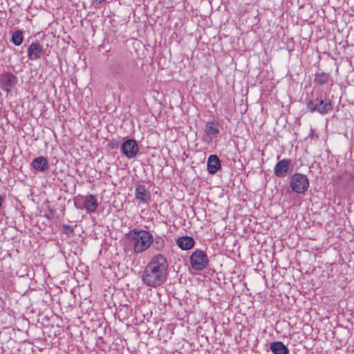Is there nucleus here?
Segmentation results:
<instances>
[{
	"mask_svg": "<svg viewBox=\"0 0 354 354\" xmlns=\"http://www.w3.org/2000/svg\"><path fill=\"white\" fill-rule=\"evenodd\" d=\"M24 41L23 31L21 30H15L12 34L11 41L15 46H19Z\"/></svg>",
	"mask_w": 354,
	"mask_h": 354,
	"instance_id": "19",
	"label": "nucleus"
},
{
	"mask_svg": "<svg viewBox=\"0 0 354 354\" xmlns=\"http://www.w3.org/2000/svg\"><path fill=\"white\" fill-rule=\"evenodd\" d=\"M177 245L183 250H188L194 248L195 245L194 239L188 236L179 237L176 240Z\"/></svg>",
	"mask_w": 354,
	"mask_h": 354,
	"instance_id": "16",
	"label": "nucleus"
},
{
	"mask_svg": "<svg viewBox=\"0 0 354 354\" xmlns=\"http://www.w3.org/2000/svg\"><path fill=\"white\" fill-rule=\"evenodd\" d=\"M84 207L88 213L95 212L98 207V203L96 198L92 194L85 196L84 200Z\"/></svg>",
	"mask_w": 354,
	"mask_h": 354,
	"instance_id": "15",
	"label": "nucleus"
},
{
	"mask_svg": "<svg viewBox=\"0 0 354 354\" xmlns=\"http://www.w3.org/2000/svg\"><path fill=\"white\" fill-rule=\"evenodd\" d=\"M28 57L30 60H36L41 57L42 55L48 56L50 51L47 53L43 49L42 46L38 42H32L28 48Z\"/></svg>",
	"mask_w": 354,
	"mask_h": 354,
	"instance_id": "9",
	"label": "nucleus"
},
{
	"mask_svg": "<svg viewBox=\"0 0 354 354\" xmlns=\"http://www.w3.org/2000/svg\"><path fill=\"white\" fill-rule=\"evenodd\" d=\"M108 70L112 77L122 81L131 75L127 63L121 57L113 59L109 64Z\"/></svg>",
	"mask_w": 354,
	"mask_h": 354,
	"instance_id": "4",
	"label": "nucleus"
},
{
	"mask_svg": "<svg viewBox=\"0 0 354 354\" xmlns=\"http://www.w3.org/2000/svg\"><path fill=\"white\" fill-rule=\"evenodd\" d=\"M165 240L159 236H156V237L152 236L151 245L153 248L156 250L160 252L165 248Z\"/></svg>",
	"mask_w": 354,
	"mask_h": 354,
	"instance_id": "18",
	"label": "nucleus"
},
{
	"mask_svg": "<svg viewBox=\"0 0 354 354\" xmlns=\"http://www.w3.org/2000/svg\"><path fill=\"white\" fill-rule=\"evenodd\" d=\"M168 263L162 254L154 256L145 266L142 273V282L150 287L163 284L167 278Z\"/></svg>",
	"mask_w": 354,
	"mask_h": 354,
	"instance_id": "1",
	"label": "nucleus"
},
{
	"mask_svg": "<svg viewBox=\"0 0 354 354\" xmlns=\"http://www.w3.org/2000/svg\"><path fill=\"white\" fill-rule=\"evenodd\" d=\"M290 186L294 192L304 194L309 187V180L306 175L295 173L290 178Z\"/></svg>",
	"mask_w": 354,
	"mask_h": 354,
	"instance_id": "6",
	"label": "nucleus"
},
{
	"mask_svg": "<svg viewBox=\"0 0 354 354\" xmlns=\"http://www.w3.org/2000/svg\"><path fill=\"white\" fill-rule=\"evenodd\" d=\"M329 80V74L322 72V73H317L315 75V82L319 84V85H323L325 83H326Z\"/></svg>",
	"mask_w": 354,
	"mask_h": 354,
	"instance_id": "20",
	"label": "nucleus"
},
{
	"mask_svg": "<svg viewBox=\"0 0 354 354\" xmlns=\"http://www.w3.org/2000/svg\"><path fill=\"white\" fill-rule=\"evenodd\" d=\"M62 232L66 235L73 234V233H74L73 227L70 225H68V224H64L62 225Z\"/></svg>",
	"mask_w": 354,
	"mask_h": 354,
	"instance_id": "21",
	"label": "nucleus"
},
{
	"mask_svg": "<svg viewBox=\"0 0 354 354\" xmlns=\"http://www.w3.org/2000/svg\"><path fill=\"white\" fill-rule=\"evenodd\" d=\"M207 167L209 174H216L221 167L219 158L216 155H210L207 158Z\"/></svg>",
	"mask_w": 354,
	"mask_h": 354,
	"instance_id": "13",
	"label": "nucleus"
},
{
	"mask_svg": "<svg viewBox=\"0 0 354 354\" xmlns=\"http://www.w3.org/2000/svg\"><path fill=\"white\" fill-rule=\"evenodd\" d=\"M270 349L273 354H289L288 347L280 341L271 342Z\"/></svg>",
	"mask_w": 354,
	"mask_h": 354,
	"instance_id": "17",
	"label": "nucleus"
},
{
	"mask_svg": "<svg viewBox=\"0 0 354 354\" xmlns=\"http://www.w3.org/2000/svg\"><path fill=\"white\" fill-rule=\"evenodd\" d=\"M111 149L117 148L118 146V142L115 140H112L109 144Z\"/></svg>",
	"mask_w": 354,
	"mask_h": 354,
	"instance_id": "22",
	"label": "nucleus"
},
{
	"mask_svg": "<svg viewBox=\"0 0 354 354\" xmlns=\"http://www.w3.org/2000/svg\"><path fill=\"white\" fill-rule=\"evenodd\" d=\"M17 82V77L10 72L3 73L0 75V88L6 92H9L10 88Z\"/></svg>",
	"mask_w": 354,
	"mask_h": 354,
	"instance_id": "10",
	"label": "nucleus"
},
{
	"mask_svg": "<svg viewBox=\"0 0 354 354\" xmlns=\"http://www.w3.org/2000/svg\"><path fill=\"white\" fill-rule=\"evenodd\" d=\"M31 166L37 171L44 172L48 169V161L47 158L44 156H38L32 160Z\"/></svg>",
	"mask_w": 354,
	"mask_h": 354,
	"instance_id": "14",
	"label": "nucleus"
},
{
	"mask_svg": "<svg viewBox=\"0 0 354 354\" xmlns=\"http://www.w3.org/2000/svg\"><path fill=\"white\" fill-rule=\"evenodd\" d=\"M105 0H93V1L97 4H100L104 2Z\"/></svg>",
	"mask_w": 354,
	"mask_h": 354,
	"instance_id": "23",
	"label": "nucleus"
},
{
	"mask_svg": "<svg viewBox=\"0 0 354 354\" xmlns=\"http://www.w3.org/2000/svg\"><path fill=\"white\" fill-rule=\"evenodd\" d=\"M326 93L321 88H315L312 92L311 98L306 104L310 113L317 112L324 115L333 110L332 102L326 97Z\"/></svg>",
	"mask_w": 354,
	"mask_h": 354,
	"instance_id": "2",
	"label": "nucleus"
},
{
	"mask_svg": "<svg viewBox=\"0 0 354 354\" xmlns=\"http://www.w3.org/2000/svg\"><path fill=\"white\" fill-rule=\"evenodd\" d=\"M126 236L129 241L133 243V250L136 254L147 250L151 245L152 234L149 231L133 229Z\"/></svg>",
	"mask_w": 354,
	"mask_h": 354,
	"instance_id": "3",
	"label": "nucleus"
},
{
	"mask_svg": "<svg viewBox=\"0 0 354 354\" xmlns=\"http://www.w3.org/2000/svg\"><path fill=\"white\" fill-rule=\"evenodd\" d=\"M293 165L290 159H282L279 160L274 167V175L279 178H283L290 174Z\"/></svg>",
	"mask_w": 354,
	"mask_h": 354,
	"instance_id": "8",
	"label": "nucleus"
},
{
	"mask_svg": "<svg viewBox=\"0 0 354 354\" xmlns=\"http://www.w3.org/2000/svg\"><path fill=\"white\" fill-rule=\"evenodd\" d=\"M205 137L203 138V141L207 143L212 142L214 137L220 133L218 124L214 121L208 122L205 127Z\"/></svg>",
	"mask_w": 354,
	"mask_h": 354,
	"instance_id": "11",
	"label": "nucleus"
},
{
	"mask_svg": "<svg viewBox=\"0 0 354 354\" xmlns=\"http://www.w3.org/2000/svg\"><path fill=\"white\" fill-rule=\"evenodd\" d=\"M135 198L139 203H148L151 200V193L145 185H139L135 189Z\"/></svg>",
	"mask_w": 354,
	"mask_h": 354,
	"instance_id": "12",
	"label": "nucleus"
},
{
	"mask_svg": "<svg viewBox=\"0 0 354 354\" xmlns=\"http://www.w3.org/2000/svg\"><path fill=\"white\" fill-rule=\"evenodd\" d=\"M121 151L123 155L129 159L136 157L139 152V147L137 142L131 138L126 139L121 146Z\"/></svg>",
	"mask_w": 354,
	"mask_h": 354,
	"instance_id": "7",
	"label": "nucleus"
},
{
	"mask_svg": "<svg viewBox=\"0 0 354 354\" xmlns=\"http://www.w3.org/2000/svg\"><path fill=\"white\" fill-rule=\"evenodd\" d=\"M209 261L207 253L200 249L195 250L189 258L192 268L196 271H201L207 268Z\"/></svg>",
	"mask_w": 354,
	"mask_h": 354,
	"instance_id": "5",
	"label": "nucleus"
}]
</instances>
